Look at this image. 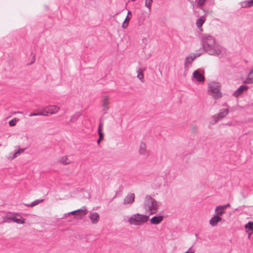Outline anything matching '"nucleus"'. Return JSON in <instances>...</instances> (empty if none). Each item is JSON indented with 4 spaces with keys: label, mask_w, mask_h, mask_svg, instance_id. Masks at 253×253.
Segmentation results:
<instances>
[{
    "label": "nucleus",
    "mask_w": 253,
    "mask_h": 253,
    "mask_svg": "<svg viewBox=\"0 0 253 253\" xmlns=\"http://www.w3.org/2000/svg\"><path fill=\"white\" fill-rule=\"evenodd\" d=\"M103 126V123L100 122L99 126H98V133H99V132H102Z\"/></svg>",
    "instance_id": "2f4dec72"
},
{
    "label": "nucleus",
    "mask_w": 253,
    "mask_h": 253,
    "mask_svg": "<svg viewBox=\"0 0 253 253\" xmlns=\"http://www.w3.org/2000/svg\"><path fill=\"white\" fill-rule=\"evenodd\" d=\"M24 151V149H19L17 151H16L15 153H14L12 155V156L8 157V159L9 160H12V159H14L15 158H16L18 156V155H20V154L22 153Z\"/></svg>",
    "instance_id": "bb28decb"
},
{
    "label": "nucleus",
    "mask_w": 253,
    "mask_h": 253,
    "mask_svg": "<svg viewBox=\"0 0 253 253\" xmlns=\"http://www.w3.org/2000/svg\"><path fill=\"white\" fill-rule=\"evenodd\" d=\"M135 199V195L132 193H129L124 198L123 204L125 205H131Z\"/></svg>",
    "instance_id": "0eeeda50"
},
{
    "label": "nucleus",
    "mask_w": 253,
    "mask_h": 253,
    "mask_svg": "<svg viewBox=\"0 0 253 253\" xmlns=\"http://www.w3.org/2000/svg\"><path fill=\"white\" fill-rule=\"evenodd\" d=\"M230 204H227L226 205L221 206L225 210L227 209V208L230 207Z\"/></svg>",
    "instance_id": "4c0bfd02"
},
{
    "label": "nucleus",
    "mask_w": 253,
    "mask_h": 253,
    "mask_svg": "<svg viewBox=\"0 0 253 253\" xmlns=\"http://www.w3.org/2000/svg\"><path fill=\"white\" fill-rule=\"evenodd\" d=\"M192 129H193V131H196V127L195 126H193L192 127Z\"/></svg>",
    "instance_id": "37998d69"
},
{
    "label": "nucleus",
    "mask_w": 253,
    "mask_h": 253,
    "mask_svg": "<svg viewBox=\"0 0 253 253\" xmlns=\"http://www.w3.org/2000/svg\"><path fill=\"white\" fill-rule=\"evenodd\" d=\"M80 116V113L79 112L76 113L75 114H74L73 116H71L70 118V122H76L79 117Z\"/></svg>",
    "instance_id": "c85d7f7f"
},
{
    "label": "nucleus",
    "mask_w": 253,
    "mask_h": 253,
    "mask_svg": "<svg viewBox=\"0 0 253 253\" xmlns=\"http://www.w3.org/2000/svg\"><path fill=\"white\" fill-rule=\"evenodd\" d=\"M87 211L86 208L85 207H83L80 209L68 212L67 213L65 214V215L70 214H74V213L78 212L77 214L81 215V216H83V215H85L87 213Z\"/></svg>",
    "instance_id": "9b49d317"
},
{
    "label": "nucleus",
    "mask_w": 253,
    "mask_h": 253,
    "mask_svg": "<svg viewBox=\"0 0 253 253\" xmlns=\"http://www.w3.org/2000/svg\"><path fill=\"white\" fill-rule=\"evenodd\" d=\"M99 134V138L100 139H103L104 137V133L103 132H100L98 133Z\"/></svg>",
    "instance_id": "e433bc0d"
},
{
    "label": "nucleus",
    "mask_w": 253,
    "mask_h": 253,
    "mask_svg": "<svg viewBox=\"0 0 253 253\" xmlns=\"http://www.w3.org/2000/svg\"><path fill=\"white\" fill-rule=\"evenodd\" d=\"M164 218L162 215L154 216L150 220V222L152 224L158 225L162 222Z\"/></svg>",
    "instance_id": "9d476101"
},
{
    "label": "nucleus",
    "mask_w": 253,
    "mask_h": 253,
    "mask_svg": "<svg viewBox=\"0 0 253 253\" xmlns=\"http://www.w3.org/2000/svg\"><path fill=\"white\" fill-rule=\"evenodd\" d=\"M201 54L202 52H197L196 53L190 54L185 58L184 63H191L195 58L199 57Z\"/></svg>",
    "instance_id": "1a4fd4ad"
},
{
    "label": "nucleus",
    "mask_w": 253,
    "mask_h": 253,
    "mask_svg": "<svg viewBox=\"0 0 253 253\" xmlns=\"http://www.w3.org/2000/svg\"><path fill=\"white\" fill-rule=\"evenodd\" d=\"M43 201V200H42V199H41V200L38 199V200H36L34 201L31 204H24V205H25V206H26L27 207H34L36 205H39V204L41 203Z\"/></svg>",
    "instance_id": "a878e982"
},
{
    "label": "nucleus",
    "mask_w": 253,
    "mask_h": 253,
    "mask_svg": "<svg viewBox=\"0 0 253 253\" xmlns=\"http://www.w3.org/2000/svg\"><path fill=\"white\" fill-rule=\"evenodd\" d=\"M145 69L142 68H139L137 70V77L141 81V82H144V76H143V72L145 71Z\"/></svg>",
    "instance_id": "412c9836"
},
{
    "label": "nucleus",
    "mask_w": 253,
    "mask_h": 253,
    "mask_svg": "<svg viewBox=\"0 0 253 253\" xmlns=\"http://www.w3.org/2000/svg\"><path fill=\"white\" fill-rule=\"evenodd\" d=\"M205 1L206 0H198L197 5L199 6H202L205 3Z\"/></svg>",
    "instance_id": "473e14b6"
},
{
    "label": "nucleus",
    "mask_w": 253,
    "mask_h": 253,
    "mask_svg": "<svg viewBox=\"0 0 253 253\" xmlns=\"http://www.w3.org/2000/svg\"><path fill=\"white\" fill-rule=\"evenodd\" d=\"M222 220V218L218 215H214L209 221L210 224L212 226H215L217 223Z\"/></svg>",
    "instance_id": "f8f14e48"
},
{
    "label": "nucleus",
    "mask_w": 253,
    "mask_h": 253,
    "mask_svg": "<svg viewBox=\"0 0 253 253\" xmlns=\"http://www.w3.org/2000/svg\"><path fill=\"white\" fill-rule=\"evenodd\" d=\"M9 219L18 224H23L24 223V220L22 219V217L20 215H13L10 217Z\"/></svg>",
    "instance_id": "dca6fc26"
},
{
    "label": "nucleus",
    "mask_w": 253,
    "mask_h": 253,
    "mask_svg": "<svg viewBox=\"0 0 253 253\" xmlns=\"http://www.w3.org/2000/svg\"><path fill=\"white\" fill-rule=\"evenodd\" d=\"M129 14H131L130 11H128L127 15L126 17V19L122 24V27L123 29L126 28L128 26V21L130 19V17H129L128 16Z\"/></svg>",
    "instance_id": "b1692460"
},
{
    "label": "nucleus",
    "mask_w": 253,
    "mask_h": 253,
    "mask_svg": "<svg viewBox=\"0 0 253 253\" xmlns=\"http://www.w3.org/2000/svg\"><path fill=\"white\" fill-rule=\"evenodd\" d=\"M161 204L151 196L147 195L144 198L143 208L150 214H155L159 210Z\"/></svg>",
    "instance_id": "f03ea898"
},
{
    "label": "nucleus",
    "mask_w": 253,
    "mask_h": 253,
    "mask_svg": "<svg viewBox=\"0 0 253 253\" xmlns=\"http://www.w3.org/2000/svg\"><path fill=\"white\" fill-rule=\"evenodd\" d=\"M47 108L49 114H54L58 112L59 110V107L56 105L50 106Z\"/></svg>",
    "instance_id": "aec40b11"
},
{
    "label": "nucleus",
    "mask_w": 253,
    "mask_h": 253,
    "mask_svg": "<svg viewBox=\"0 0 253 253\" xmlns=\"http://www.w3.org/2000/svg\"><path fill=\"white\" fill-rule=\"evenodd\" d=\"M153 0H145V6L150 10H151Z\"/></svg>",
    "instance_id": "c756f323"
},
{
    "label": "nucleus",
    "mask_w": 253,
    "mask_h": 253,
    "mask_svg": "<svg viewBox=\"0 0 253 253\" xmlns=\"http://www.w3.org/2000/svg\"><path fill=\"white\" fill-rule=\"evenodd\" d=\"M102 140V139H100V138H98V140H97V144H100V141H101Z\"/></svg>",
    "instance_id": "79ce46f5"
},
{
    "label": "nucleus",
    "mask_w": 253,
    "mask_h": 253,
    "mask_svg": "<svg viewBox=\"0 0 253 253\" xmlns=\"http://www.w3.org/2000/svg\"><path fill=\"white\" fill-rule=\"evenodd\" d=\"M228 113L229 110L228 108L220 109L219 113L213 117L214 122L216 123L217 121L222 119L225 117L228 114Z\"/></svg>",
    "instance_id": "39448f33"
},
{
    "label": "nucleus",
    "mask_w": 253,
    "mask_h": 253,
    "mask_svg": "<svg viewBox=\"0 0 253 253\" xmlns=\"http://www.w3.org/2000/svg\"><path fill=\"white\" fill-rule=\"evenodd\" d=\"M249 88V87L246 85H243L240 86L238 89L234 93L235 96L238 97L241 95L243 91L247 90Z\"/></svg>",
    "instance_id": "4468645a"
},
{
    "label": "nucleus",
    "mask_w": 253,
    "mask_h": 253,
    "mask_svg": "<svg viewBox=\"0 0 253 253\" xmlns=\"http://www.w3.org/2000/svg\"><path fill=\"white\" fill-rule=\"evenodd\" d=\"M163 178L162 177H158L156 178L153 182V186L155 188H159L163 184Z\"/></svg>",
    "instance_id": "2eb2a0df"
},
{
    "label": "nucleus",
    "mask_w": 253,
    "mask_h": 253,
    "mask_svg": "<svg viewBox=\"0 0 253 253\" xmlns=\"http://www.w3.org/2000/svg\"><path fill=\"white\" fill-rule=\"evenodd\" d=\"M36 116H39V113H31L29 115L30 117Z\"/></svg>",
    "instance_id": "58836bf2"
},
{
    "label": "nucleus",
    "mask_w": 253,
    "mask_h": 253,
    "mask_svg": "<svg viewBox=\"0 0 253 253\" xmlns=\"http://www.w3.org/2000/svg\"><path fill=\"white\" fill-rule=\"evenodd\" d=\"M119 13V12H117L116 14H115L114 16H113V17H115V15H117Z\"/></svg>",
    "instance_id": "a18cd8bd"
},
{
    "label": "nucleus",
    "mask_w": 253,
    "mask_h": 253,
    "mask_svg": "<svg viewBox=\"0 0 253 253\" xmlns=\"http://www.w3.org/2000/svg\"><path fill=\"white\" fill-rule=\"evenodd\" d=\"M252 232L253 231H251V232H248V234H249V238H250V236L251 235V234H252Z\"/></svg>",
    "instance_id": "c03bdc74"
},
{
    "label": "nucleus",
    "mask_w": 253,
    "mask_h": 253,
    "mask_svg": "<svg viewBox=\"0 0 253 253\" xmlns=\"http://www.w3.org/2000/svg\"><path fill=\"white\" fill-rule=\"evenodd\" d=\"M193 77L198 82H203L204 80V77L198 71H195L193 73Z\"/></svg>",
    "instance_id": "a211bd4d"
},
{
    "label": "nucleus",
    "mask_w": 253,
    "mask_h": 253,
    "mask_svg": "<svg viewBox=\"0 0 253 253\" xmlns=\"http://www.w3.org/2000/svg\"><path fill=\"white\" fill-rule=\"evenodd\" d=\"M59 162L65 165L70 164L71 163V161L68 158L67 156H64L60 158Z\"/></svg>",
    "instance_id": "393cba45"
},
{
    "label": "nucleus",
    "mask_w": 253,
    "mask_h": 253,
    "mask_svg": "<svg viewBox=\"0 0 253 253\" xmlns=\"http://www.w3.org/2000/svg\"><path fill=\"white\" fill-rule=\"evenodd\" d=\"M201 42L204 50L209 54L221 56L226 54L227 50L217 44L213 36L204 34L202 37Z\"/></svg>",
    "instance_id": "f257e3e1"
},
{
    "label": "nucleus",
    "mask_w": 253,
    "mask_h": 253,
    "mask_svg": "<svg viewBox=\"0 0 253 253\" xmlns=\"http://www.w3.org/2000/svg\"><path fill=\"white\" fill-rule=\"evenodd\" d=\"M31 55L32 56V59L29 63L32 64V63H34V62H35V55L33 54V53H32Z\"/></svg>",
    "instance_id": "f704fd0d"
},
{
    "label": "nucleus",
    "mask_w": 253,
    "mask_h": 253,
    "mask_svg": "<svg viewBox=\"0 0 253 253\" xmlns=\"http://www.w3.org/2000/svg\"><path fill=\"white\" fill-rule=\"evenodd\" d=\"M149 220V216L145 214L135 213L131 215L128 219L127 222L134 226H140Z\"/></svg>",
    "instance_id": "7ed1b4c3"
},
{
    "label": "nucleus",
    "mask_w": 253,
    "mask_h": 253,
    "mask_svg": "<svg viewBox=\"0 0 253 253\" xmlns=\"http://www.w3.org/2000/svg\"><path fill=\"white\" fill-rule=\"evenodd\" d=\"M222 106L227 107L228 108L229 107V105L226 103H224V104H223Z\"/></svg>",
    "instance_id": "a19ab883"
},
{
    "label": "nucleus",
    "mask_w": 253,
    "mask_h": 253,
    "mask_svg": "<svg viewBox=\"0 0 253 253\" xmlns=\"http://www.w3.org/2000/svg\"><path fill=\"white\" fill-rule=\"evenodd\" d=\"M89 218L92 224H96L99 221V215L97 212H93L90 214Z\"/></svg>",
    "instance_id": "ddd939ff"
},
{
    "label": "nucleus",
    "mask_w": 253,
    "mask_h": 253,
    "mask_svg": "<svg viewBox=\"0 0 253 253\" xmlns=\"http://www.w3.org/2000/svg\"><path fill=\"white\" fill-rule=\"evenodd\" d=\"M245 229L247 230V232H249L250 230L253 231V222L250 221L245 226Z\"/></svg>",
    "instance_id": "cd10ccee"
},
{
    "label": "nucleus",
    "mask_w": 253,
    "mask_h": 253,
    "mask_svg": "<svg viewBox=\"0 0 253 253\" xmlns=\"http://www.w3.org/2000/svg\"><path fill=\"white\" fill-rule=\"evenodd\" d=\"M48 114H49V113L48 112V110H47V108H45L43 110V112L42 113H39V116H48Z\"/></svg>",
    "instance_id": "7c9ffc66"
},
{
    "label": "nucleus",
    "mask_w": 253,
    "mask_h": 253,
    "mask_svg": "<svg viewBox=\"0 0 253 253\" xmlns=\"http://www.w3.org/2000/svg\"><path fill=\"white\" fill-rule=\"evenodd\" d=\"M139 154L144 158H148L150 155L149 150L147 149V146L145 143L141 142L140 143L138 150Z\"/></svg>",
    "instance_id": "423d86ee"
},
{
    "label": "nucleus",
    "mask_w": 253,
    "mask_h": 253,
    "mask_svg": "<svg viewBox=\"0 0 253 253\" xmlns=\"http://www.w3.org/2000/svg\"><path fill=\"white\" fill-rule=\"evenodd\" d=\"M195 253L194 251L191 248H190L187 252H186L184 253Z\"/></svg>",
    "instance_id": "c9c22d12"
},
{
    "label": "nucleus",
    "mask_w": 253,
    "mask_h": 253,
    "mask_svg": "<svg viewBox=\"0 0 253 253\" xmlns=\"http://www.w3.org/2000/svg\"><path fill=\"white\" fill-rule=\"evenodd\" d=\"M9 125L11 126H15V125H16L15 121L14 120H10L9 122Z\"/></svg>",
    "instance_id": "72a5a7b5"
},
{
    "label": "nucleus",
    "mask_w": 253,
    "mask_h": 253,
    "mask_svg": "<svg viewBox=\"0 0 253 253\" xmlns=\"http://www.w3.org/2000/svg\"><path fill=\"white\" fill-rule=\"evenodd\" d=\"M205 17L204 16H201L200 18H199L196 21V25L197 27L200 29L202 27V25L205 22Z\"/></svg>",
    "instance_id": "4be33fe9"
},
{
    "label": "nucleus",
    "mask_w": 253,
    "mask_h": 253,
    "mask_svg": "<svg viewBox=\"0 0 253 253\" xmlns=\"http://www.w3.org/2000/svg\"><path fill=\"white\" fill-rule=\"evenodd\" d=\"M244 83L247 84H253V69L249 72Z\"/></svg>",
    "instance_id": "f3484780"
},
{
    "label": "nucleus",
    "mask_w": 253,
    "mask_h": 253,
    "mask_svg": "<svg viewBox=\"0 0 253 253\" xmlns=\"http://www.w3.org/2000/svg\"><path fill=\"white\" fill-rule=\"evenodd\" d=\"M110 97L109 96L105 95L102 97V107L103 111L106 113L109 109Z\"/></svg>",
    "instance_id": "6e6552de"
},
{
    "label": "nucleus",
    "mask_w": 253,
    "mask_h": 253,
    "mask_svg": "<svg viewBox=\"0 0 253 253\" xmlns=\"http://www.w3.org/2000/svg\"><path fill=\"white\" fill-rule=\"evenodd\" d=\"M220 84L211 82L208 84V92L214 99H217L222 97Z\"/></svg>",
    "instance_id": "20e7f679"
},
{
    "label": "nucleus",
    "mask_w": 253,
    "mask_h": 253,
    "mask_svg": "<svg viewBox=\"0 0 253 253\" xmlns=\"http://www.w3.org/2000/svg\"><path fill=\"white\" fill-rule=\"evenodd\" d=\"M3 55L4 53L1 51H0V58H2Z\"/></svg>",
    "instance_id": "ea45409f"
},
{
    "label": "nucleus",
    "mask_w": 253,
    "mask_h": 253,
    "mask_svg": "<svg viewBox=\"0 0 253 253\" xmlns=\"http://www.w3.org/2000/svg\"><path fill=\"white\" fill-rule=\"evenodd\" d=\"M241 5L243 8L252 7L253 6V0L242 1L241 3Z\"/></svg>",
    "instance_id": "5701e85b"
},
{
    "label": "nucleus",
    "mask_w": 253,
    "mask_h": 253,
    "mask_svg": "<svg viewBox=\"0 0 253 253\" xmlns=\"http://www.w3.org/2000/svg\"><path fill=\"white\" fill-rule=\"evenodd\" d=\"M225 210L221 206H217L214 210L215 215H218L221 217V215L224 213Z\"/></svg>",
    "instance_id": "6ab92c4d"
}]
</instances>
